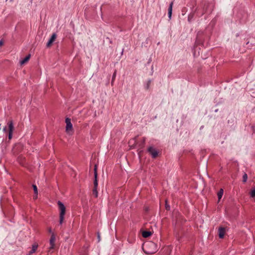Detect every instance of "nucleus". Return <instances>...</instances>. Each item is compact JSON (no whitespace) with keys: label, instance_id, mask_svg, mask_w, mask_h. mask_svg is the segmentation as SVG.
Masks as SVG:
<instances>
[{"label":"nucleus","instance_id":"nucleus-28","mask_svg":"<svg viewBox=\"0 0 255 255\" xmlns=\"http://www.w3.org/2000/svg\"><path fill=\"white\" fill-rule=\"evenodd\" d=\"M6 127H4V128H3V130H5L6 129Z\"/></svg>","mask_w":255,"mask_h":255},{"label":"nucleus","instance_id":"nucleus-25","mask_svg":"<svg viewBox=\"0 0 255 255\" xmlns=\"http://www.w3.org/2000/svg\"><path fill=\"white\" fill-rule=\"evenodd\" d=\"M37 195H36L35 194H34V196L33 198H34V199H37Z\"/></svg>","mask_w":255,"mask_h":255},{"label":"nucleus","instance_id":"nucleus-27","mask_svg":"<svg viewBox=\"0 0 255 255\" xmlns=\"http://www.w3.org/2000/svg\"><path fill=\"white\" fill-rule=\"evenodd\" d=\"M252 128L254 130V132H255V127L253 126Z\"/></svg>","mask_w":255,"mask_h":255},{"label":"nucleus","instance_id":"nucleus-5","mask_svg":"<svg viewBox=\"0 0 255 255\" xmlns=\"http://www.w3.org/2000/svg\"><path fill=\"white\" fill-rule=\"evenodd\" d=\"M147 151L154 158L156 157L158 154V151L152 146H149L147 149Z\"/></svg>","mask_w":255,"mask_h":255},{"label":"nucleus","instance_id":"nucleus-19","mask_svg":"<svg viewBox=\"0 0 255 255\" xmlns=\"http://www.w3.org/2000/svg\"><path fill=\"white\" fill-rule=\"evenodd\" d=\"M145 142V137H143L142 139V140H141V142L139 144V146H140L141 148H142L144 146Z\"/></svg>","mask_w":255,"mask_h":255},{"label":"nucleus","instance_id":"nucleus-7","mask_svg":"<svg viewBox=\"0 0 255 255\" xmlns=\"http://www.w3.org/2000/svg\"><path fill=\"white\" fill-rule=\"evenodd\" d=\"M56 240V237L54 233H52L51 235V237L49 240L50 244V249H53L55 248V242Z\"/></svg>","mask_w":255,"mask_h":255},{"label":"nucleus","instance_id":"nucleus-21","mask_svg":"<svg viewBox=\"0 0 255 255\" xmlns=\"http://www.w3.org/2000/svg\"><path fill=\"white\" fill-rule=\"evenodd\" d=\"M116 71H115L114 73V74H113V76H112V84L113 83L115 79V78H116Z\"/></svg>","mask_w":255,"mask_h":255},{"label":"nucleus","instance_id":"nucleus-3","mask_svg":"<svg viewBox=\"0 0 255 255\" xmlns=\"http://www.w3.org/2000/svg\"><path fill=\"white\" fill-rule=\"evenodd\" d=\"M65 123H66V131L69 133L72 134L73 131V125L71 122V119L69 118H67L65 119Z\"/></svg>","mask_w":255,"mask_h":255},{"label":"nucleus","instance_id":"nucleus-22","mask_svg":"<svg viewBox=\"0 0 255 255\" xmlns=\"http://www.w3.org/2000/svg\"><path fill=\"white\" fill-rule=\"evenodd\" d=\"M165 208L166 210H170V206L167 205V204H166Z\"/></svg>","mask_w":255,"mask_h":255},{"label":"nucleus","instance_id":"nucleus-16","mask_svg":"<svg viewBox=\"0 0 255 255\" xmlns=\"http://www.w3.org/2000/svg\"><path fill=\"white\" fill-rule=\"evenodd\" d=\"M93 194L95 196L96 198L98 196V192L97 191V188H93Z\"/></svg>","mask_w":255,"mask_h":255},{"label":"nucleus","instance_id":"nucleus-2","mask_svg":"<svg viewBox=\"0 0 255 255\" xmlns=\"http://www.w3.org/2000/svg\"><path fill=\"white\" fill-rule=\"evenodd\" d=\"M57 204L59 206V208L60 209V214H59V224L61 225L63 223L64 215L65 214V210L66 208L64 205V204L60 201H58Z\"/></svg>","mask_w":255,"mask_h":255},{"label":"nucleus","instance_id":"nucleus-6","mask_svg":"<svg viewBox=\"0 0 255 255\" xmlns=\"http://www.w3.org/2000/svg\"><path fill=\"white\" fill-rule=\"evenodd\" d=\"M94 188H97L98 185V173L97 166L95 165L94 166Z\"/></svg>","mask_w":255,"mask_h":255},{"label":"nucleus","instance_id":"nucleus-23","mask_svg":"<svg viewBox=\"0 0 255 255\" xmlns=\"http://www.w3.org/2000/svg\"><path fill=\"white\" fill-rule=\"evenodd\" d=\"M48 232H49L50 233H51V234H52V233H53L52 232V229H51V228H49L48 229Z\"/></svg>","mask_w":255,"mask_h":255},{"label":"nucleus","instance_id":"nucleus-13","mask_svg":"<svg viewBox=\"0 0 255 255\" xmlns=\"http://www.w3.org/2000/svg\"><path fill=\"white\" fill-rule=\"evenodd\" d=\"M224 193V190L222 188H221L217 193L218 201H219L222 198Z\"/></svg>","mask_w":255,"mask_h":255},{"label":"nucleus","instance_id":"nucleus-14","mask_svg":"<svg viewBox=\"0 0 255 255\" xmlns=\"http://www.w3.org/2000/svg\"><path fill=\"white\" fill-rule=\"evenodd\" d=\"M151 232L150 231H143L142 233V236L144 238H147V237H149L150 236H151Z\"/></svg>","mask_w":255,"mask_h":255},{"label":"nucleus","instance_id":"nucleus-17","mask_svg":"<svg viewBox=\"0 0 255 255\" xmlns=\"http://www.w3.org/2000/svg\"><path fill=\"white\" fill-rule=\"evenodd\" d=\"M248 179V175L247 173H244L243 176V182L245 183L247 182Z\"/></svg>","mask_w":255,"mask_h":255},{"label":"nucleus","instance_id":"nucleus-4","mask_svg":"<svg viewBox=\"0 0 255 255\" xmlns=\"http://www.w3.org/2000/svg\"><path fill=\"white\" fill-rule=\"evenodd\" d=\"M9 128L8 139H10L12 136V132L14 129L13 123L12 120L9 121L7 123Z\"/></svg>","mask_w":255,"mask_h":255},{"label":"nucleus","instance_id":"nucleus-15","mask_svg":"<svg viewBox=\"0 0 255 255\" xmlns=\"http://www.w3.org/2000/svg\"><path fill=\"white\" fill-rule=\"evenodd\" d=\"M151 83V80L149 79V80L147 81V82H146V84H145V89H146V90H148V89H149V88H150V85Z\"/></svg>","mask_w":255,"mask_h":255},{"label":"nucleus","instance_id":"nucleus-9","mask_svg":"<svg viewBox=\"0 0 255 255\" xmlns=\"http://www.w3.org/2000/svg\"><path fill=\"white\" fill-rule=\"evenodd\" d=\"M225 233V229L223 227H220L218 230L219 237L220 239L224 238Z\"/></svg>","mask_w":255,"mask_h":255},{"label":"nucleus","instance_id":"nucleus-1","mask_svg":"<svg viewBox=\"0 0 255 255\" xmlns=\"http://www.w3.org/2000/svg\"><path fill=\"white\" fill-rule=\"evenodd\" d=\"M142 249L145 253L147 255L153 254L158 250L157 245L152 241L144 243Z\"/></svg>","mask_w":255,"mask_h":255},{"label":"nucleus","instance_id":"nucleus-24","mask_svg":"<svg viewBox=\"0 0 255 255\" xmlns=\"http://www.w3.org/2000/svg\"><path fill=\"white\" fill-rule=\"evenodd\" d=\"M98 242H99L100 241V234L99 233H98Z\"/></svg>","mask_w":255,"mask_h":255},{"label":"nucleus","instance_id":"nucleus-18","mask_svg":"<svg viewBox=\"0 0 255 255\" xmlns=\"http://www.w3.org/2000/svg\"><path fill=\"white\" fill-rule=\"evenodd\" d=\"M32 187L33 188L34 194H35L36 195H38V190H37V186L33 184Z\"/></svg>","mask_w":255,"mask_h":255},{"label":"nucleus","instance_id":"nucleus-20","mask_svg":"<svg viewBox=\"0 0 255 255\" xmlns=\"http://www.w3.org/2000/svg\"><path fill=\"white\" fill-rule=\"evenodd\" d=\"M250 196L252 198H255V189H253L250 192Z\"/></svg>","mask_w":255,"mask_h":255},{"label":"nucleus","instance_id":"nucleus-10","mask_svg":"<svg viewBox=\"0 0 255 255\" xmlns=\"http://www.w3.org/2000/svg\"><path fill=\"white\" fill-rule=\"evenodd\" d=\"M173 5V1H171L169 5L168 9V16L169 19H171L172 12V7Z\"/></svg>","mask_w":255,"mask_h":255},{"label":"nucleus","instance_id":"nucleus-26","mask_svg":"<svg viewBox=\"0 0 255 255\" xmlns=\"http://www.w3.org/2000/svg\"><path fill=\"white\" fill-rule=\"evenodd\" d=\"M2 44H3V42H2V40H0V46L1 45H2Z\"/></svg>","mask_w":255,"mask_h":255},{"label":"nucleus","instance_id":"nucleus-11","mask_svg":"<svg viewBox=\"0 0 255 255\" xmlns=\"http://www.w3.org/2000/svg\"><path fill=\"white\" fill-rule=\"evenodd\" d=\"M38 248V245L36 244H34L32 245L31 250L29 252V253L27 254V255H32L33 253H34L37 249Z\"/></svg>","mask_w":255,"mask_h":255},{"label":"nucleus","instance_id":"nucleus-8","mask_svg":"<svg viewBox=\"0 0 255 255\" xmlns=\"http://www.w3.org/2000/svg\"><path fill=\"white\" fill-rule=\"evenodd\" d=\"M56 37V34L55 33H53L47 43L46 46L47 47H49L51 45L52 43L55 41Z\"/></svg>","mask_w":255,"mask_h":255},{"label":"nucleus","instance_id":"nucleus-12","mask_svg":"<svg viewBox=\"0 0 255 255\" xmlns=\"http://www.w3.org/2000/svg\"><path fill=\"white\" fill-rule=\"evenodd\" d=\"M30 57V54L27 55L23 59L20 61V63L21 65H23L27 62Z\"/></svg>","mask_w":255,"mask_h":255}]
</instances>
